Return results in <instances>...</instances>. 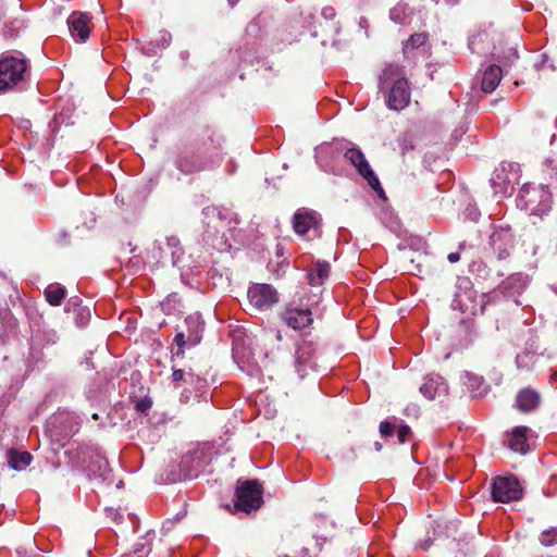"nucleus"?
Instances as JSON below:
<instances>
[{
	"label": "nucleus",
	"instance_id": "f257e3e1",
	"mask_svg": "<svg viewBox=\"0 0 557 557\" xmlns=\"http://www.w3.org/2000/svg\"><path fill=\"white\" fill-rule=\"evenodd\" d=\"M380 88L387 90L385 100L391 110L400 111L409 104L410 89L401 66L388 64L380 76Z\"/></svg>",
	"mask_w": 557,
	"mask_h": 557
},
{
	"label": "nucleus",
	"instance_id": "f03ea898",
	"mask_svg": "<svg viewBox=\"0 0 557 557\" xmlns=\"http://www.w3.org/2000/svg\"><path fill=\"white\" fill-rule=\"evenodd\" d=\"M29 74V61L22 53L3 54L0 58V94L20 87Z\"/></svg>",
	"mask_w": 557,
	"mask_h": 557
},
{
	"label": "nucleus",
	"instance_id": "7ed1b4c3",
	"mask_svg": "<svg viewBox=\"0 0 557 557\" xmlns=\"http://www.w3.org/2000/svg\"><path fill=\"white\" fill-rule=\"evenodd\" d=\"M516 202L519 209L542 216L550 210L552 194L543 185L525 184L519 190Z\"/></svg>",
	"mask_w": 557,
	"mask_h": 557
},
{
	"label": "nucleus",
	"instance_id": "20e7f679",
	"mask_svg": "<svg viewBox=\"0 0 557 557\" xmlns=\"http://www.w3.org/2000/svg\"><path fill=\"white\" fill-rule=\"evenodd\" d=\"M490 301V296L486 294L478 295L469 281H463L451 302L454 309L460 310L462 313L475 315L478 313H484L485 307Z\"/></svg>",
	"mask_w": 557,
	"mask_h": 557
},
{
	"label": "nucleus",
	"instance_id": "39448f33",
	"mask_svg": "<svg viewBox=\"0 0 557 557\" xmlns=\"http://www.w3.org/2000/svg\"><path fill=\"white\" fill-rule=\"evenodd\" d=\"M262 486L256 480H247L236 487L235 507L247 513L261 507Z\"/></svg>",
	"mask_w": 557,
	"mask_h": 557
},
{
	"label": "nucleus",
	"instance_id": "423d86ee",
	"mask_svg": "<svg viewBox=\"0 0 557 557\" xmlns=\"http://www.w3.org/2000/svg\"><path fill=\"white\" fill-rule=\"evenodd\" d=\"M212 461L209 448L201 447L182 457L180 467L185 479L199 476Z\"/></svg>",
	"mask_w": 557,
	"mask_h": 557
},
{
	"label": "nucleus",
	"instance_id": "0eeeda50",
	"mask_svg": "<svg viewBox=\"0 0 557 557\" xmlns=\"http://www.w3.org/2000/svg\"><path fill=\"white\" fill-rule=\"evenodd\" d=\"M522 487L512 475L497 476L492 484V498L498 503H510L520 499Z\"/></svg>",
	"mask_w": 557,
	"mask_h": 557
},
{
	"label": "nucleus",
	"instance_id": "6e6552de",
	"mask_svg": "<svg viewBox=\"0 0 557 557\" xmlns=\"http://www.w3.org/2000/svg\"><path fill=\"white\" fill-rule=\"evenodd\" d=\"M345 159L357 170V172L368 182L372 189L383 193L380 181L371 169L363 152L356 147L347 149Z\"/></svg>",
	"mask_w": 557,
	"mask_h": 557
},
{
	"label": "nucleus",
	"instance_id": "1a4fd4ad",
	"mask_svg": "<svg viewBox=\"0 0 557 557\" xmlns=\"http://www.w3.org/2000/svg\"><path fill=\"white\" fill-rule=\"evenodd\" d=\"M247 297L250 305L258 310L271 309L278 301V294L270 284L251 285Z\"/></svg>",
	"mask_w": 557,
	"mask_h": 557
},
{
	"label": "nucleus",
	"instance_id": "9d476101",
	"mask_svg": "<svg viewBox=\"0 0 557 557\" xmlns=\"http://www.w3.org/2000/svg\"><path fill=\"white\" fill-rule=\"evenodd\" d=\"M511 170L512 164L502 163L500 166L496 168L493 172L490 182L495 195L506 196L511 194L516 182V175Z\"/></svg>",
	"mask_w": 557,
	"mask_h": 557
},
{
	"label": "nucleus",
	"instance_id": "9b49d317",
	"mask_svg": "<svg viewBox=\"0 0 557 557\" xmlns=\"http://www.w3.org/2000/svg\"><path fill=\"white\" fill-rule=\"evenodd\" d=\"M152 257L161 262L170 256L173 265H180L183 251L177 237H166L164 240H157L151 249Z\"/></svg>",
	"mask_w": 557,
	"mask_h": 557
},
{
	"label": "nucleus",
	"instance_id": "f8f14e48",
	"mask_svg": "<svg viewBox=\"0 0 557 557\" xmlns=\"http://www.w3.org/2000/svg\"><path fill=\"white\" fill-rule=\"evenodd\" d=\"M69 32L76 42H85L91 30V16L85 12L74 11L66 20Z\"/></svg>",
	"mask_w": 557,
	"mask_h": 557
},
{
	"label": "nucleus",
	"instance_id": "ddd939ff",
	"mask_svg": "<svg viewBox=\"0 0 557 557\" xmlns=\"http://www.w3.org/2000/svg\"><path fill=\"white\" fill-rule=\"evenodd\" d=\"M320 223V215L312 210L302 208L294 214V230L298 235H306L310 231L317 233Z\"/></svg>",
	"mask_w": 557,
	"mask_h": 557
},
{
	"label": "nucleus",
	"instance_id": "4468645a",
	"mask_svg": "<svg viewBox=\"0 0 557 557\" xmlns=\"http://www.w3.org/2000/svg\"><path fill=\"white\" fill-rule=\"evenodd\" d=\"M419 391L425 398L432 400L446 396L448 385L443 376L432 373L423 379Z\"/></svg>",
	"mask_w": 557,
	"mask_h": 557
},
{
	"label": "nucleus",
	"instance_id": "2eb2a0df",
	"mask_svg": "<svg viewBox=\"0 0 557 557\" xmlns=\"http://www.w3.org/2000/svg\"><path fill=\"white\" fill-rule=\"evenodd\" d=\"M284 322L294 330H302L312 323V312L309 308L287 307L282 313Z\"/></svg>",
	"mask_w": 557,
	"mask_h": 557
},
{
	"label": "nucleus",
	"instance_id": "dca6fc26",
	"mask_svg": "<svg viewBox=\"0 0 557 557\" xmlns=\"http://www.w3.org/2000/svg\"><path fill=\"white\" fill-rule=\"evenodd\" d=\"M315 355V347L312 342L304 341L297 348L295 354V367L300 377L305 376L307 367H312Z\"/></svg>",
	"mask_w": 557,
	"mask_h": 557
},
{
	"label": "nucleus",
	"instance_id": "f3484780",
	"mask_svg": "<svg viewBox=\"0 0 557 557\" xmlns=\"http://www.w3.org/2000/svg\"><path fill=\"white\" fill-rule=\"evenodd\" d=\"M175 165L184 174H193L207 168L202 158L193 151L181 152L175 161Z\"/></svg>",
	"mask_w": 557,
	"mask_h": 557
},
{
	"label": "nucleus",
	"instance_id": "a211bd4d",
	"mask_svg": "<svg viewBox=\"0 0 557 557\" xmlns=\"http://www.w3.org/2000/svg\"><path fill=\"white\" fill-rule=\"evenodd\" d=\"M469 48L473 53L486 55L494 50V42L488 30L483 29L471 35L469 39Z\"/></svg>",
	"mask_w": 557,
	"mask_h": 557
},
{
	"label": "nucleus",
	"instance_id": "6ab92c4d",
	"mask_svg": "<svg viewBox=\"0 0 557 557\" xmlns=\"http://www.w3.org/2000/svg\"><path fill=\"white\" fill-rule=\"evenodd\" d=\"M202 214L207 220L208 226L210 227L212 225V227L216 231L224 228V223L226 221L230 222L232 219L231 211L214 206L206 207L202 211Z\"/></svg>",
	"mask_w": 557,
	"mask_h": 557
},
{
	"label": "nucleus",
	"instance_id": "aec40b11",
	"mask_svg": "<svg viewBox=\"0 0 557 557\" xmlns=\"http://www.w3.org/2000/svg\"><path fill=\"white\" fill-rule=\"evenodd\" d=\"M528 285V277L521 273L510 275L499 285V290L506 297L521 294Z\"/></svg>",
	"mask_w": 557,
	"mask_h": 557
},
{
	"label": "nucleus",
	"instance_id": "412c9836",
	"mask_svg": "<svg viewBox=\"0 0 557 557\" xmlns=\"http://www.w3.org/2000/svg\"><path fill=\"white\" fill-rule=\"evenodd\" d=\"M528 432L529 429L527 426H516L508 440V447L516 453L522 455L528 454L530 450L527 436Z\"/></svg>",
	"mask_w": 557,
	"mask_h": 557
},
{
	"label": "nucleus",
	"instance_id": "4be33fe9",
	"mask_svg": "<svg viewBox=\"0 0 557 557\" xmlns=\"http://www.w3.org/2000/svg\"><path fill=\"white\" fill-rule=\"evenodd\" d=\"M502 69L498 65H490L483 73L482 90L487 94L494 91L502 79Z\"/></svg>",
	"mask_w": 557,
	"mask_h": 557
},
{
	"label": "nucleus",
	"instance_id": "5701e85b",
	"mask_svg": "<svg viewBox=\"0 0 557 557\" xmlns=\"http://www.w3.org/2000/svg\"><path fill=\"white\" fill-rule=\"evenodd\" d=\"M516 403L519 410L529 412L539 406L540 396L535 391L525 388L519 392L516 398Z\"/></svg>",
	"mask_w": 557,
	"mask_h": 557
},
{
	"label": "nucleus",
	"instance_id": "b1692460",
	"mask_svg": "<svg viewBox=\"0 0 557 557\" xmlns=\"http://www.w3.org/2000/svg\"><path fill=\"white\" fill-rule=\"evenodd\" d=\"M330 263L326 261H317L308 271V282L312 286L321 285L329 277Z\"/></svg>",
	"mask_w": 557,
	"mask_h": 557
},
{
	"label": "nucleus",
	"instance_id": "393cba45",
	"mask_svg": "<svg viewBox=\"0 0 557 557\" xmlns=\"http://www.w3.org/2000/svg\"><path fill=\"white\" fill-rule=\"evenodd\" d=\"M171 377H172L173 383H180V382L188 383L190 385H195V387L197 389H200L207 383V381L205 379L200 377L199 375H196L195 373H193L190 371L185 372L184 370H181V369H174Z\"/></svg>",
	"mask_w": 557,
	"mask_h": 557
},
{
	"label": "nucleus",
	"instance_id": "a878e982",
	"mask_svg": "<svg viewBox=\"0 0 557 557\" xmlns=\"http://www.w3.org/2000/svg\"><path fill=\"white\" fill-rule=\"evenodd\" d=\"M45 296L51 306H59L66 296V289L63 285L53 283L47 286Z\"/></svg>",
	"mask_w": 557,
	"mask_h": 557
},
{
	"label": "nucleus",
	"instance_id": "bb28decb",
	"mask_svg": "<svg viewBox=\"0 0 557 557\" xmlns=\"http://www.w3.org/2000/svg\"><path fill=\"white\" fill-rule=\"evenodd\" d=\"M9 465L14 470H23L32 462V455L28 451L10 450Z\"/></svg>",
	"mask_w": 557,
	"mask_h": 557
},
{
	"label": "nucleus",
	"instance_id": "cd10ccee",
	"mask_svg": "<svg viewBox=\"0 0 557 557\" xmlns=\"http://www.w3.org/2000/svg\"><path fill=\"white\" fill-rule=\"evenodd\" d=\"M411 9L407 3H397L391 11L389 17L397 24H406L410 17Z\"/></svg>",
	"mask_w": 557,
	"mask_h": 557
},
{
	"label": "nucleus",
	"instance_id": "c85d7f7f",
	"mask_svg": "<svg viewBox=\"0 0 557 557\" xmlns=\"http://www.w3.org/2000/svg\"><path fill=\"white\" fill-rule=\"evenodd\" d=\"M200 342V335L198 332L191 333L188 335V343L191 346L197 345ZM174 343L178 346V349L176 351V355H183L184 354V347L187 344V341L185 339V334L183 332H180L174 337Z\"/></svg>",
	"mask_w": 557,
	"mask_h": 557
},
{
	"label": "nucleus",
	"instance_id": "c756f323",
	"mask_svg": "<svg viewBox=\"0 0 557 557\" xmlns=\"http://www.w3.org/2000/svg\"><path fill=\"white\" fill-rule=\"evenodd\" d=\"M150 552H151V537H150V533H147V536L140 539L134 545L133 557H147Z\"/></svg>",
	"mask_w": 557,
	"mask_h": 557
},
{
	"label": "nucleus",
	"instance_id": "7c9ffc66",
	"mask_svg": "<svg viewBox=\"0 0 557 557\" xmlns=\"http://www.w3.org/2000/svg\"><path fill=\"white\" fill-rule=\"evenodd\" d=\"M540 542L545 546L557 544V528L543 531L540 535Z\"/></svg>",
	"mask_w": 557,
	"mask_h": 557
},
{
	"label": "nucleus",
	"instance_id": "2f4dec72",
	"mask_svg": "<svg viewBox=\"0 0 557 557\" xmlns=\"http://www.w3.org/2000/svg\"><path fill=\"white\" fill-rule=\"evenodd\" d=\"M426 42V36L424 34L412 35L405 45V49L419 48Z\"/></svg>",
	"mask_w": 557,
	"mask_h": 557
},
{
	"label": "nucleus",
	"instance_id": "473e14b6",
	"mask_svg": "<svg viewBox=\"0 0 557 557\" xmlns=\"http://www.w3.org/2000/svg\"><path fill=\"white\" fill-rule=\"evenodd\" d=\"M411 431L408 425H401L397 431V437L399 443L404 444L408 441Z\"/></svg>",
	"mask_w": 557,
	"mask_h": 557
},
{
	"label": "nucleus",
	"instance_id": "72a5a7b5",
	"mask_svg": "<svg viewBox=\"0 0 557 557\" xmlns=\"http://www.w3.org/2000/svg\"><path fill=\"white\" fill-rule=\"evenodd\" d=\"M394 429L395 426L387 421L382 422L380 425V432L383 436H391L394 432Z\"/></svg>",
	"mask_w": 557,
	"mask_h": 557
},
{
	"label": "nucleus",
	"instance_id": "f704fd0d",
	"mask_svg": "<svg viewBox=\"0 0 557 557\" xmlns=\"http://www.w3.org/2000/svg\"><path fill=\"white\" fill-rule=\"evenodd\" d=\"M336 13L335 10L332 7H325L322 9V16L325 20H333L335 17Z\"/></svg>",
	"mask_w": 557,
	"mask_h": 557
},
{
	"label": "nucleus",
	"instance_id": "c9c22d12",
	"mask_svg": "<svg viewBox=\"0 0 557 557\" xmlns=\"http://www.w3.org/2000/svg\"><path fill=\"white\" fill-rule=\"evenodd\" d=\"M460 0H432V2L436 5L445 4L447 7H454L459 3Z\"/></svg>",
	"mask_w": 557,
	"mask_h": 557
},
{
	"label": "nucleus",
	"instance_id": "e433bc0d",
	"mask_svg": "<svg viewBox=\"0 0 557 557\" xmlns=\"http://www.w3.org/2000/svg\"><path fill=\"white\" fill-rule=\"evenodd\" d=\"M151 406V403L149 400H141V401H138L137 405H136V408L138 411H146L150 408Z\"/></svg>",
	"mask_w": 557,
	"mask_h": 557
},
{
	"label": "nucleus",
	"instance_id": "4c0bfd02",
	"mask_svg": "<svg viewBox=\"0 0 557 557\" xmlns=\"http://www.w3.org/2000/svg\"><path fill=\"white\" fill-rule=\"evenodd\" d=\"M161 41L163 47L169 46L171 41V34L165 30L161 32Z\"/></svg>",
	"mask_w": 557,
	"mask_h": 557
},
{
	"label": "nucleus",
	"instance_id": "58836bf2",
	"mask_svg": "<svg viewBox=\"0 0 557 557\" xmlns=\"http://www.w3.org/2000/svg\"><path fill=\"white\" fill-rule=\"evenodd\" d=\"M406 413L408 416L418 417L419 413V407L417 405H411L406 408Z\"/></svg>",
	"mask_w": 557,
	"mask_h": 557
},
{
	"label": "nucleus",
	"instance_id": "ea45409f",
	"mask_svg": "<svg viewBox=\"0 0 557 557\" xmlns=\"http://www.w3.org/2000/svg\"><path fill=\"white\" fill-rule=\"evenodd\" d=\"M190 394H191L190 391L184 389L181 394L180 401L182 404H187L190 399Z\"/></svg>",
	"mask_w": 557,
	"mask_h": 557
},
{
	"label": "nucleus",
	"instance_id": "a19ab883",
	"mask_svg": "<svg viewBox=\"0 0 557 557\" xmlns=\"http://www.w3.org/2000/svg\"><path fill=\"white\" fill-rule=\"evenodd\" d=\"M549 383L554 388H557V368L552 372Z\"/></svg>",
	"mask_w": 557,
	"mask_h": 557
},
{
	"label": "nucleus",
	"instance_id": "79ce46f5",
	"mask_svg": "<svg viewBox=\"0 0 557 557\" xmlns=\"http://www.w3.org/2000/svg\"><path fill=\"white\" fill-rule=\"evenodd\" d=\"M447 259H448V261H449L450 263H455V262L459 261V259H460V255H459V252H450V253L448 255Z\"/></svg>",
	"mask_w": 557,
	"mask_h": 557
},
{
	"label": "nucleus",
	"instance_id": "37998d69",
	"mask_svg": "<svg viewBox=\"0 0 557 557\" xmlns=\"http://www.w3.org/2000/svg\"><path fill=\"white\" fill-rule=\"evenodd\" d=\"M215 134L214 133H211L209 138L210 140L216 146V147H220L221 146V140H220V137H218L216 139L214 138Z\"/></svg>",
	"mask_w": 557,
	"mask_h": 557
},
{
	"label": "nucleus",
	"instance_id": "c03bdc74",
	"mask_svg": "<svg viewBox=\"0 0 557 557\" xmlns=\"http://www.w3.org/2000/svg\"><path fill=\"white\" fill-rule=\"evenodd\" d=\"M186 323H187L188 325H190V324H197V326H199L198 319H197V318H194V317H188V318L186 319Z\"/></svg>",
	"mask_w": 557,
	"mask_h": 557
},
{
	"label": "nucleus",
	"instance_id": "a18cd8bd",
	"mask_svg": "<svg viewBox=\"0 0 557 557\" xmlns=\"http://www.w3.org/2000/svg\"><path fill=\"white\" fill-rule=\"evenodd\" d=\"M498 238H499V235L497 233H493V235L491 236V244L494 246Z\"/></svg>",
	"mask_w": 557,
	"mask_h": 557
},
{
	"label": "nucleus",
	"instance_id": "49530a36",
	"mask_svg": "<svg viewBox=\"0 0 557 557\" xmlns=\"http://www.w3.org/2000/svg\"><path fill=\"white\" fill-rule=\"evenodd\" d=\"M506 255H507V251L503 250V251L499 252V258H504Z\"/></svg>",
	"mask_w": 557,
	"mask_h": 557
},
{
	"label": "nucleus",
	"instance_id": "de8ad7c7",
	"mask_svg": "<svg viewBox=\"0 0 557 557\" xmlns=\"http://www.w3.org/2000/svg\"><path fill=\"white\" fill-rule=\"evenodd\" d=\"M276 338H277L278 341H281V339H282V335H281V332H280V331H277V332H276Z\"/></svg>",
	"mask_w": 557,
	"mask_h": 557
},
{
	"label": "nucleus",
	"instance_id": "09e8293b",
	"mask_svg": "<svg viewBox=\"0 0 557 557\" xmlns=\"http://www.w3.org/2000/svg\"><path fill=\"white\" fill-rule=\"evenodd\" d=\"M98 418H99V416H98L97 413H94V414H92V419H94V420H98Z\"/></svg>",
	"mask_w": 557,
	"mask_h": 557
},
{
	"label": "nucleus",
	"instance_id": "8fccbe9b",
	"mask_svg": "<svg viewBox=\"0 0 557 557\" xmlns=\"http://www.w3.org/2000/svg\"><path fill=\"white\" fill-rule=\"evenodd\" d=\"M512 54H513L515 58H518L517 50H513Z\"/></svg>",
	"mask_w": 557,
	"mask_h": 557
},
{
	"label": "nucleus",
	"instance_id": "3c124183",
	"mask_svg": "<svg viewBox=\"0 0 557 557\" xmlns=\"http://www.w3.org/2000/svg\"><path fill=\"white\" fill-rule=\"evenodd\" d=\"M329 147H321L320 151L326 150Z\"/></svg>",
	"mask_w": 557,
	"mask_h": 557
}]
</instances>
